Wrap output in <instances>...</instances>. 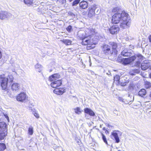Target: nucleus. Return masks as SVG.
I'll list each match as a JSON object with an SVG mask.
<instances>
[{"label": "nucleus", "instance_id": "f257e3e1", "mask_svg": "<svg viewBox=\"0 0 151 151\" xmlns=\"http://www.w3.org/2000/svg\"><path fill=\"white\" fill-rule=\"evenodd\" d=\"M118 8H114L113 12H116L112 16L111 22L113 24H117L120 22V27L123 29H125L129 27L131 21L128 18V14L125 12L117 11Z\"/></svg>", "mask_w": 151, "mask_h": 151}, {"label": "nucleus", "instance_id": "f03ea898", "mask_svg": "<svg viewBox=\"0 0 151 151\" xmlns=\"http://www.w3.org/2000/svg\"><path fill=\"white\" fill-rule=\"evenodd\" d=\"M60 77V75L55 74L49 78V80L53 81L51 84V87L53 88H56L60 86L62 84V81L60 80H58Z\"/></svg>", "mask_w": 151, "mask_h": 151}, {"label": "nucleus", "instance_id": "7ed1b4c3", "mask_svg": "<svg viewBox=\"0 0 151 151\" xmlns=\"http://www.w3.org/2000/svg\"><path fill=\"white\" fill-rule=\"evenodd\" d=\"M109 44L112 47V53L113 57L116 58L117 56L118 50L120 49V45H118L116 43L113 42H111Z\"/></svg>", "mask_w": 151, "mask_h": 151}, {"label": "nucleus", "instance_id": "20e7f679", "mask_svg": "<svg viewBox=\"0 0 151 151\" xmlns=\"http://www.w3.org/2000/svg\"><path fill=\"white\" fill-rule=\"evenodd\" d=\"M132 57H134V61L135 60L136 62L134 65L137 67L140 66L141 62L145 59L144 57L140 54H135Z\"/></svg>", "mask_w": 151, "mask_h": 151}, {"label": "nucleus", "instance_id": "39448f33", "mask_svg": "<svg viewBox=\"0 0 151 151\" xmlns=\"http://www.w3.org/2000/svg\"><path fill=\"white\" fill-rule=\"evenodd\" d=\"M8 79L4 77V75L0 76V83L3 89H6L7 87V85L8 83Z\"/></svg>", "mask_w": 151, "mask_h": 151}, {"label": "nucleus", "instance_id": "423d86ee", "mask_svg": "<svg viewBox=\"0 0 151 151\" xmlns=\"http://www.w3.org/2000/svg\"><path fill=\"white\" fill-rule=\"evenodd\" d=\"M26 94L24 92H22L18 94L17 96V101L21 102H25L27 99Z\"/></svg>", "mask_w": 151, "mask_h": 151}, {"label": "nucleus", "instance_id": "0eeeda50", "mask_svg": "<svg viewBox=\"0 0 151 151\" xmlns=\"http://www.w3.org/2000/svg\"><path fill=\"white\" fill-rule=\"evenodd\" d=\"M102 51L105 55H110L113 57L112 51L111 50L110 47L107 45H104L103 47Z\"/></svg>", "mask_w": 151, "mask_h": 151}, {"label": "nucleus", "instance_id": "6e6552de", "mask_svg": "<svg viewBox=\"0 0 151 151\" xmlns=\"http://www.w3.org/2000/svg\"><path fill=\"white\" fill-rule=\"evenodd\" d=\"M12 14L6 11H0V19L3 20L8 18L12 16Z\"/></svg>", "mask_w": 151, "mask_h": 151}, {"label": "nucleus", "instance_id": "1a4fd4ad", "mask_svg": "<svg viewBox=\"0 0 151 151\" xmlns=\"http://www.w3.org/2000/svg\"><path fill=\"white\" fill-rule=\"evenodd\" d=\"M96 9V6L95 5L89 8L88 9V17L91 18L95 15L96 14L95 12Z\"/></svg>", "mask_w": 151, "mask_h": 151}, {"label": "nucleus", "instance_id": "9d476101", "mask_svg": "<svg viewBox=\"0 0 151 151\" xmlns=\"http://www.w3.org/2000/svg\"><path fill=\"white\" fill-rule=\"evenodd\" d=\"M141 69L144 70H146L148 68L150 69L151 68L150 63L146 61H144V63L141 64Z\"/></svg>", "mask_w": 151, "mask_h": 151}, {"label": "nucleus", "instance_id": "9b49d317", "mask_svg": "<svg viewBox=\"0 0 151 151\" xmlns=\"http://www.w3.org/2000/svg\"><path fill=\"white\" fill-rule=\"evenodd\" d=\"M119 30V28L116 26H112L109 29L110 33L112 35L117 34Z\"/></svg>", "mask_w": 151, "mask_h": 151}, {"label": "nucleus", "instance_id": "f8f14e48", "mask_svg": "<svg viewBox=\"0 0 151 151\" xmlns=\"http://www.w3.org/2000/svg\"><path fill=\"white\" fill-rule=\"evenodd\" d=\"M65 91L66 88H63L55 89L53 91V92L58 95H62L65 92Z\"/></svg>", "mask_w": 151, "mask_h": 151}, {"label": "nucleus", "instance_id": "ddd939ff", "mask_svg": "<svg viewBox=\"0 0 151 151\" xmlns=\"http://www.w3.org/2000/svg\"><path fill=\"white\" fill-rule=\"evenodd\" d=\"M135 58L134 57H131L129 58L123 59L122 60V62L125 65L129 64V63L134 61V59Z\"/></svg>", "mask_w": 151, "mask_h": 151}, {"label": "nucleus", "instance_id": "4468645a", "mask_svg": "<svg viewBox=\"0 0 151 151\" xmlns=\"http://www.w3.org/2000/svg\"><path fill=\"white\" fill-rule=\"evenodd\" d=\"M121 55L124 56H130L132 55V53L130 50L127 49H124L121 52Z\"/></svg>", "mask_w": 151, "mask_h": 151}, {"label": "nucleus", "instance_id": "2eb2a0df", "mask_svg": "<svg viewBox=\"0 0 151 151\" xmlns=\"http://www.w3.org/2000/svg\"><path fill=\"white\" fill-rule=\"evenodd\" d=\"M0 131L7 132V125L4 122H0Z\"/></svg>", "mask_w": 151, "mask_h": 151}, {"label": "nucleus", "instance_id": "dca6fc26", "mask_svg": "<svg viewBox=\"0 0 151 151\" xmlns=\"http://www.w3.org/2000/svg\"><path fill=\"white\" fill-rule=\"evenodd\" d=\"M20 88L19 85L17 83H13L11 86L12 90L14 92H15L18 91Z\"/></svg>", "mask_w": 151, "mask_h": 151}, {"label": "nucleus", "instance_id": "f3484780", "mask_svg": "<svg viewBox=\"0 0 151 151\" xmlns=\"http://www.w3.org/2000/svg\"><path fill=\"white\" fill-rule=\"evenodd\" d=\"M84 111L85 113L89 114L91 116H94L95 115V114L94 112L88 108H85L84 109Z\"/></svg>", "mask_w": 151, "mask_h": 151}, {"label": "nucleus", "instance_id": "a211bd4d", "mask_svg": "<svg viewBox=\"0 0 151 151\" xmlns=\"http://www.w3.org/2000/svg\"><path fill=\"white\" fill-rule=\"evenodd\" d=\"M112 136L111 137L112 139L113 138L116 140V142L118 143L120 142V139L118 135L117 134L116 132H112L111 133Z\"/></svg>", "mask_w": 151, "mask_h": 151}, {"label": "nucleus", "instance_id": "6ab92c4d", "mask_svg": "<svg viewBox=\"0 0 151 151\" xmlns=\"http://www.w3.org/2000/svg\"><path fill=\"white\" fill-rule=\"evenodd\" d=\"M82 44L83 45H86L88 44H90L91 40L88 39V37H84L82 40Z\"/></svg>", "mask_w": 151, "mask_h": 151}, {"label": "nucleus", "instance_id": "aec40b11", "mask_svg": "<svg viewBox=\"0 0 151 151\" xmlns=\"http://www.w3.org/2000/svg\"><path fill=\"white\" fill-rule=\"evenodd\" d=\"M79 6L81 8L85 9L87 7L88 4L86 1H83L79 3Z\"/></svg>", "mask_w": 151, "mask_h": 151}, {"label": "nucleus", "instance_id": "412c9836", "mask_svg": "<svg viewBox=\"0 0 151 151\" xmlns=\"http://www.w3.org/2000/svg\"><path fill=\"white\" fill-rule=\"evenodd\" d=\"M140 73V70L139 69H133L130 70L129 72V74L132 75H134L137 73Z\"/></svg>", "mask_w": 151, "mask_h": 151}, {"label": "nucleus", "instance_id": "4be33fe9", "mask_svg": "<svg viewBox=\"0 0 151 151\" xmlns=\"http://www.w3.org/2000/svg\"><path fill=\"white\" fill-rule=\"evenodd\" d=\"M7 132L0 131V140L3 139L6 135Z\"/></svg>", "mask_w": 151, "mask_h": 151}, {"label": "nucleus", "instance_id": "5701e85b", "mask_svg": "<svg viewBox=\"0 0 151 151\" xmlns=\"http://www.w3.org/2000/svg\"><path fill=\"white\" fill-rule=\"evenodd\" d=\"M146 93V90L144 89H141L138 92V95L141 96L143 97L145 95Z\"/></svg>", "mask_w": 151, "mask_h": 151}, {"label": "nucleus", "instance_id": "b1692460", "mask_svg": "<svg viewBox=\"0 0 151 151\" xmlns=\"http://www.w3.org/2000/svg\"><path fill=\"white\" fill-rule=\"evenodd\" d=\"M129 81L127 80H124V81L121 82L119 81L118 83V84H117L116 85H120L121 86H124L126 85L128 83Z\"/></svg>", "mask_w": 151, "mask_h": 151}, {"label": "nucleus", "instance_id": "393cba45", "mask_svg": "<svg viewBox=\"0 0 151 151\" xmlns=\"http://www.w3.org/2000/svg\"><path fill=\"white\" fill-rule=\"evenodd\" d=\"M78 37L81 40H82L84 37V35H83V32L81 31H79L78 33Z\"/></svg>", "mask_w": 151, "mask_h": 151}, {"label": "nucleus", "instance_id": "a878e982", "mask_svg": "<svg viewBox=\"0 0 151 151\" xmlns=\"http://www.w3.org/2000/svg\"><path fill=\"white\" fill-rule=\"evenodd\" d=\"M74 110L75 113L78 115L81 114L83 111L82 110H81L80 108L78 107H77L76 108L74 109Z\"/></svg>", "mask_w": 151, "mask_h": 151}, {"label": "nucleus", "instance_id": "bb28decb", "mask_svg": "<svg viewBox=\"0 0 151 151\" xmlns=\"http://www.w3.org/2000/svg\"><path fill=\"white\" fill-rule=\"evenodd\" d=\"M35 68L37 71L40 72L42 68V66L39 64H37L35 65Z\"/></svg>", "mask_w": 151, "mask_h": 151}, {"label": "nucleus", "instance_id": "cd10ccee", "mask_svg": "<svg viewBox=\"0 0 151 151\" xmlns=\"http://www.w3.org/2000/svg\"><path fill=\"white\" fill-rule=\"evenodd\" d=\"M28 134L29 135H32L33 132V128L32 126H30L29 127L28 130Z\"/></svg>", "mask_w": 151, "mask_h": 151}, {"label": "nucleus", "instance_id": "c85d7f7f", "mask_svg": "<svg viewBox=\"0 0 151 151\" xmlns=\"http://www.w3.org/2000/svg\"><path fill=\"white\" fill-rule=\"evenodd\" d=\"M63 42L64 44L67 45H69L71 44L72 42L68 40H63Z\"/></svg>", "mask_w": 151, "mask_h": 151}, {"label": "nucleus", "instance_id": "c756f323", "mask_svg": "<svg viewBox=\"0 0 151 151\" xmlns=\"http://www.w3.org/2000/svg\"><path fill=\"white\" fill-rule=\"evenodd\" d=\"M6 148V145L4 143H0V151H3Z\"/></svg>", "mask_w": 151, "mask_h": 151}, {"label": "nucleus", "instance_id": "7c9ffc66", "mask_svg": "<svg viewBox=\"0 0 151 151\" xmlns=\"http://www.w3.org/2000/svg\"><path fill=\"white\" fill-rule=\"evenodd\" d=\"M145 86L146 88H150L151 87V83L149 81H145Z\"/></svg>", "mask_w": 151, "mask_h": 151}, {"label": "nucleus", "instance_id": "2f4dec72", "mask_svg": "<svg viewBox=\"0 0 151 151\" xmlns=\"http://www.w3.org/2000/svg\"><path fill=\"white\" fill-rule=\"evenodd\" d=\"M135 86L133 83H130L128 86V89L130 91H132L134 89Z\"/></svg>", "mask_w": 151, "mask_h": 151}, {"label": "nucleus", "instance_id": "473e14b6", "mask_svg": "<svg viewBox=\"0 0 151 151\" xmlns=\"http://www.w3.org/2000/svg\"><path fill=\"white\" fill-rule=\"evenodd\" d=\"M25 4L30 5L33 3L32 0H24Z\"/></svg>", "mask_w": 151, "mask_h": 151}, {"label": "nucleus", "instance_id": "72a5a7b5", "mask_svg": "<svg viewBox=\"0 0 151 151\" xmlns=\"http://www.w3.org/2000/svg\"><path fill=\"white\" fill-rule=\"evenodd\" d=\"M43 6L42 5H40L39 7L37 9V11L39 12H44L43 10Z\"/></svg>", "mask_w": 151, "mask_h": 151}, {"label": "nucleus", "instance_id": "f704fd0d", "mask_svg": "<svg viewBox=\"0 0 151 151\" xmlns=\"http://www.w3.org/2000/svg\"><path fill=\"white\" fill-rule=\"evenodd\" d=\"M120 79V77L118 75H116L114 77V82H115V81L117 82L116 83V84H118V83L119 82V80Z\"/></svg>", "mask_w": 151, "mask_h": 151}, {"label": "nucleus", "instance_id": "c9c22d12", "mask_svg": "<svg viewBox=\"0 0 151 151\" xmlns=\"http://www.w3.org/2000/svg\"><path fill=\"white\" fill-rule=\"evenodd\" d=\"M7 78L8 79V83L10 82H12L14 79V77L12 75L9 76Z\"/></svg>", "mask_w": 151, "mask_h": 151}, {"label": "nucleus", "instance_id": "e433bc0d", "mask_svg": "<svg viewBox=\"0 0 151 151\" xmlns=\"http://www.w3.org/2000/svg\"><path fill=\"white\" fill-rule=\"evenodd\" d=\"M101 135H102V139L103 140L104 142L106 144L108 145L107 142L106 140V138L105 136L102 133H101Z\"/></svg>", "mask_w": 151, "mask_h": 151}, {"label": "nucleus", "instance_id": "4c0bfd02", "mask_svg": "<svg viewBox=\"0 0 151 151\" xmlns=\"http://www.w3.org/2000/svg\"><path fill=\"white\" fill-rule=\"evenodd\" d=\"M66 29L68 32H70L72 30V26L70 25H69L67 28H66Z\"/></svg>", "mask_w": 151, "mask_h": 151}, {"label": "nucleus", "instance_id": "58836bf2", "mask_svg": "<svg viewBox=\"0 0 151 151\" xmlns=\"http://www.w3.org/2000/svg\"><path fill=\"white\" fill-rule=\"evenodd\" d=\"M57 1L62 4H64L66 2V0H58Z\"/></svg>", "mask_w": 151, "mask_h": 151}, {"label": "nucleus", "instance_id": "ea45409f", "mask_svg": "<svg viewBox=\"0 0 151 151\" xmlns=\"http://www.w3.org/2000/svg\"><path fill=\"white\" fill-rule=\"evenodd\" d=\"M68 14L72 16V17H75V15L73 12H68Z\"/></svg>", "mask_w": 151, "mask_h": 151}, {"label": "nucleus", "instance_id": "a19ab883", "mask_svg": "<svg viewBox=\"0 0 151 151\" xmlns=\"http://www.w3.org/2000/svg\"><path fill=\"white\" fill-rule=\"evenodd\" d=\"M79 2H78L76 0H75L72 3L73 6H76L77 4Z\"/></svg>", "mask_w": 151, "mask_h": 151}, {"label": "nucleus", "instance_id": "79ce46f5", "mask_svg": "<svg viewBox=\"0 0 151 151\" xmlns=\"http://www.w3.org/2000/svg\"><path fill=\"white\" fill-rule=\"evenodd\" d=\"M33 113L34 114V116L37 118H39V116L38 114L36 113L35 112H34Z\"/></svg>", "mask_w": 151, "mask_h": 151}, {"label": "nucleus", "instance_id": "37998d69", "mask_svg": "<svg viewBox=\"0 0 151 151\" xmlns=\"http://www.w3.org/2000/svg\"><path fill=\"white\" fill-rule=\"evenodd\" d=\"M7 94V95H9L10 97H13V96L12 95L11 93H10L9 91L7 90L6 91Z\"/></svg>", "mask_w": 151, "mask_h": 151}, {"label": "nucleus", "instance_id": "c03bdc74", "mask_svg": "<svg viewBox=\"0 0 151 151\" xmlns=\"http://www.w3.org/2000/svg\"><path fill=\"white\" fill-rule=\"evenodd\" d=\"M96 14H98L100 13V11L99 8L96 7Z\"/></svg>", "mask_w": 151, "mask_h": 151}, {"label": "nucleus", "instance_id": "a18cd8bd", "mask_svg": "<svg viewBox=\"0 0 151 151\" xmlns=\"http://www.w3.org/2000/svg\"><path fill=\"white\" fill-rule=\"evenodd\" d=\"M149 38L150 42H151V35L149 36Z\"/></svg>", "mask_w": 151, "mask_h": 151}, {"label": "nucleus", "instance_id": "49530a36", "mask_svg": "<svg viewBox=\"0 0 151 151\" xmlns=\"http://www.w3.org/2000/svg\"><path fill=\"white\" fill-rule=\"evenodd\" d=\"M105 133H106V134H108V133H109V131H108V130H105Z\"/></svg>", "mask_w": 151, "mask_h": 151}, {"label": "nucleus", "instance_id": "de8ad7c7", "mask_svg": "<svg viewBox=\"0 0 151 151\" xmlns=\"http://www.w3.org/2000/svg\"><path fill=\"white\" fill-rule=\"evenodd\" d=\"M103 130H106V129H105V127H104V128H103Z\"/></svg>", "mask_w": 151, "mask_h": 151}, {"label": "nucleus", "instance_id": "09e8293b", "mask_svg": "<svg viewBox=\"0 0 151 151\" xmlns=\"http://www.w3.org/2000/svg\"><path fill=\"white\" fill-rule=\"evenodd\" d=\"M150 78H151V73L150 74Z\"/></svg>", "mask_w": 151, "mask_h": 151}, {"label": "nucleus", "instance_id": "8fccbe9b", "mask_svg": "<svg viewBox=\"0 0 151 151\" xmlns=\"http://www.w3.org/2000/svg\"><path fill=\"white\" fill-rule=\"evenodd\" d=\"M150 96L151 98V93H150Z\"/></svg>", "mask_w": 151, "mask_h": 151}, {"label": "nucleus", "instance_id": "3c124183", "mask_svg": "<svg viewBox=\"0 0 151 151\" xmlns=\"http://www.w3.org/2000/svg\"><path fill=\"white\" fill-rule=\"evenodd\" d=\"M70 2H71V1H72L73 0H68Z\"/></svg>", "mask_w": 151, "mask_h": 151}, {"label": "nucleus", "instance_id": "603ef678", "mask_svg": "<svg viewBox=\"0 0 151 151\" xmlns=\"http://www.w3.org/2000/svg\"><path fill=\"white\" fill-rule=\"evenodd\" d=\"M76 0L77 1H78V2H79L80 0Z\"/></svg>", "mask_w": 151, "mask_h": 151}, {"label": "nucleus", "instance_id": "864d4df0", "mask_svg": "<svg viewBox=\"0 0 151 151\" xmlns=\"http://www.w3.org/2000/svg\"><path fill=\"white\" fill-rule=\"evenodd\" d=\"M88 1H92V0H88Z\"/></svg>", "mask_w": 151, "mask_h": 151}, {"label": "nucleus", "instance_id": "5fc2aeb1", "mask_svg": "<svg viewBox=\"0 0 151 151\" xmlns=\"http://www.w3.org/2000/svg\"><path fill=\"white\" fill-rule=\"evenodd\" d=\"M100 127L101 128V125H100Z\"/></svg>", "mask_w": 151, "mask_h": 151}, {"label": "nucleus", "instance_id": "6e6d98bb", "mask_svg": "<svg viewBox=\"0 0 151 151\" xmlns=\"http://www.w3.org/2000/svg\"><path fill=\"white\" fill-rule=\"evenodd\" d=\"M118 151H120V150H118Z\"/></svg>", "mask_w": 151, "mask_h": 151}, {"label": "nucleus", "instance_id": "4d7b16f0", "mask_svg": "<svg viewBox=\"0 0 151 151\" xmlns=\"http://www.w3.org/2000/svg\"><path fill=\"white\" fill-rule=\"evenodd\" d=\"M150 113L151 112V111H150Z\"/></svg>", "mask_w": 151, "mask_h": 151}]
</instances>
